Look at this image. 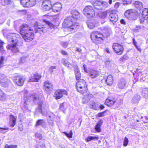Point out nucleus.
Returning a JSON list of instances; mask_svg holds the SVG:
<instances>
[{
	"mask_svg": "<svg viewBox=\"0 0 148 148\" xmlns=\"http://www.w3.org/2000/svg\"><path fill=\"white\" fill-rule=\"evenodd\" d=\"M59 108L61 110H62L63 112H64V110L66 109V108L64 106V103H62L60 104Z\"/></svg>",
	"mask_w": 148,
	"mask_h": 148,
	"instance_id": "obj_53",
	"label": "nucleus"
},
{
	"mask_svg": "<svg viewBox=\"0 0 148 148\" xmlns=\"http://www.w3.org/2000/svg\"><path fill=\"white\" fill-rule=\"evenodd\" d=\"M12 3V0H4V3H2V5H7L11 4Z\"/></svg>",
	"mask_w": 148,
	"mask_h": 148,
	"instance_id": "obj_46",
	"label": "nucleus"
},
{
	"mask_svg": "<svg viewBox=\"0 0 148 148\" xmlns=\"http://www.w3.org/2000/svg\"><path fill=\"white\" fill-rule=\"evenodd\" d=\"M39 125H41L42 127H46V123L43 119H38L36 122L35 125L36 127H37Z\"/></svg>",
	"mask_w": 148,
	"mask_h": 148,
	"instance_id": "obj_27",
	"label": "nucleus"
},
{
	"mask_svg": "<svg viewBox=\"0 0 148 148\" xmlns=\"http://www.w3.org/2000/svg\"><path fill=\"white\" fill-rule=\"evenodd\" d=\"M64 94L67 95L68 93L66 90L60 89H58L55 92L53 96L55 97L56 99H58L62 97Z\"/></svg>",
	"mask_w": 148,
	"mask_h": 148,
	"instance_id": "obj_10",
	"label": "nucleus"
},
{
	"mask_svg": "<svg viewBox=\"0 0 148 148\" xmlns=\"http://www.w3.org/2000/svg\"><path fill=\"white\" fill-rule=\"evenodd\" d=\"M112 48L114 52L118 55H121L123 53V48L122 45L117 43H113Z\"/></svg>",
	"mask_w": 148,
	"mask_h": 148,
	"instance_id": "obj_8",
	"label": "nucleus"
},
{
	"mask_svg": "<svg viewBox=\"0 0 148 148\" xmlns=\"http://www.w3.org/2000/svg\"><path fill=\"white\" fill-rule=\"evenodd\" d=\"M105 64L107 66H109L110 64L111 63V61L109 59L108 60H107L105 62Z\"/></svg>",
	"mask_w": 148,
	"mask_h": 148,
	"instance_id": "obj_62",
	"label": "nucleus"
},
{
	"mask_svg": "<svg viewBox=\"0 0 148 148\" xmlns=\"http://www.w3.org/2000/svg\"><path fill=\"white\" fill-rule=\"evenodd\" d=\"M44 85L45 92L47 94H50L53 89L52 83L47 80L44 83Z\"/></svg>",
	"mask_w": 148,
	"mask_h": 148,
	"instance_id": "obj_6",
	"label": "nucleus"
},
{
	"mask_svg": "<svg viewBox=\"0 0 148 148\" xmlns=\"http://www.w3.org/2000/svg\"><path fill=\"white\" fill-rule=\"evenodd\" d=\"M122 3H120L119 2H116V3L114 5V6L115 8H117L120 5H121V4H122Z\"/></svg>",
	"mask_w": 148,
	"mask_h": 148,
	"instance_id": "obj_61",
	"label": "nucleus"
},
{
	"mask_svg": "<svg viewBox=\"0 0 148 148\" xmlns=\"http://www.w3.org/2000/svg\"><path fill=\"white\" fill-rule=\"evenodd\" d=\"M54 16H49L50 19L51 20V21H50L54 22H56L57 20L56 18H54Z\"/></svg>",
	"mask_w": 148,
	"mask_h": 148,
	"instance_id": "obj_60",
	"label": "nucleus"
},
{
	"mask_svg": "<svg viewBox=\"0 0 148 148\" xmlns=\"http://www.w3.org/2000/svg\"><path fill=\"white\" fill-rule=\"evenodd\" d=\"M75 73L76 80H80L81 77V75L79 69L78 68V66H77L75 67Z\"/></svg>",
	"mask_w": 148,
	"mask_h": 148,
	"instance_id": "obj_26",
	"label": "nucleus"
},
{
	"mask_svg": "<svg viewBox=\"0 0 148 148\" xmlns=\"http://www.w3.org/2000/svg\"><path fill=\"white\" fill-rule=\"evenodd\" d=\"M47 117L48 121L54 120L55 117L53 116L52 114H49V113L47 114Z\"/></svg>",
	"mask_w": 148,
	"mask_h": 148,
	"instance_id": "obj_42",
	"label": "nucleus"
},
{
	"mask_svg": "<svg viewBox=\"0 0 148 148\" xmlns=\"http://www.w3.org/2000/svg\"><path fill=\"white\" fill-rule=\"evenodd\" d=\"M104 38H107L110 36L112 32L111 29L110 28L105 27L103 30Z\"/></svg>",
	"mask_w": 148,
	"mask_h": 148,
	"instance_id": "obj_21",
	"label": "nucleus"
},
{
	"mask_svg": "<svg viewBox=\"0 0 148 148\" xmlns=\"http://www.w3.org/2000/svg\"><path fill=\"white\" fill-rule=\"evenodd\" d=\"M26 57L25 56H23L21 57L20 59L19 63L20 64L23 63L26 61Z\"/></svg>",
	"mask_w": 148,
	"mask_h": 148,
	"instance_id": "obj_48",
	"label": "nucleus"
},
{
	"mask_svg": "<svg viewBox=\"0 0 148 148\" xmlns=\"http://www.w3.org/2000/svg\"><path fill=\"white\" fill-rule=\"evenodd\" d=\"M89 75L92 78H95L99 75V72L98 71L92 70L89 73Z\"/></svg>",
	"mask_w": 148,
	"mask_h": 148,
	"instance_id": "obj_24",
	"label": "nucleus"
},
{
	"mask_svg": "<svg viewBox=\"0 0 148 148\" xmlns=\"http://www.w3.org/2000/svg\"><path fill=\"white\" fill-rule=\"evenodd\" d=\"M141 98L140 96L138 94H136L133 97L132 102L134 104H137Z\"/></svg>",
	"mask_w": 148,
	"mask_h": 148,
	"instance_id": "obj_25",
	"label": "nucleus"
},
{
	"mask_svg": "<svg viewBox=\"0 0 148 148\" xmlns=\"http://www.w3.org/2000/svg\"><path fill=\"white\" fill-rule=\"evenodd\" d=\"M16 118L14 115H10V116L9 124L12 127H13L16 124Z\"/></svg>",
	"mask_w": 148,
	"mask_h": 148,
	"instance_id": "obj_20",
	"label": "nucleus"
},
{
	"mask_svg": "<svg viewBox=\"0 0 148 148\" xmlns=\"http://www.w3.org/2000/svg\"><path fill=\"white\" fill-rule=\"evenodd\" d=\"M20 3L24 7L29 8L34 5L36 1V0H21Z\"/></svg>",
	"mask_w": 148,
	"mask_h": 148,
	"instance_id": "obj_9",
	"label": "nucleus"
},
{
	"mask_svg": "<svg viewBox=\"0 0 148 148\" xmlns=\"http://www.w3.org/2000/svg\"><path fill=\"white\" fill-rule=\"evenodd\" d=\"M4 59V57L1 56L0 58V68L1 67L3 66V62Z\"/></svg>",
	"mask_w": 148,
	"mask_h": 148,
	"instance_id": "obj_52",
	"label": "nucleus"
},
{
	"mask_svg": "<svg viewBox=\"0 0 148 148\" xmlns=\"http://www.w3.org/2000/svg\"><path fill=\"white\" fill-rule=\"evenodd\" d=\"M25 80V77L23 76H17L14 77V82L18 86H22Z\"/></svg>",
	"mask_w": 148,
	"mask_h": 148,
	"instance_id": "obj_12",
	"label": "nucleus"
},
{
	"mask_svg": "<svg viewBox=\"0 0 148 148\" xmlns=\"http://www.w3.org/2000/svg\"><path fill=\"white\" fill-rule=\"evenodd\" d=\"M99 137L97 136H89L86 139V140L87 142H89L93 140H98Z\"/></svg>",
	"mask_w": 148,
	"mask_h": 148,
	"instance_id": "obj_39",
	"label": "nucleus"
},
{
	"mask_svg": "<svg viewBox=\"0 0 148 148\" xmlns=\"http://www.w3.org/2000/svg\"><path fill=\"white\" fill-rule=\"evenodd\" d=\"M90 38L93 42L95 43H98L99 41L101 40L104 39L103 34L100 32H97L95 33H92L90 36Z\"/></svg>",
	"mask_w": 148,
	"mask_h": 148,
	"instance_id": "obj_5",
	"label": "nucleus"
},
{
	"mask_svg": "<svg viewBox=\"0 0 148 148\" xmlns=\"http://www.w3.org/2000/svg\"><path fill=\"white\" fill-rule=\"evenodd\" d=\"M17 146L16 145H9L7 144L5 145V148H16Z\"/></svg>",
	"mask_w": 148,
	"mask_h": 148,
	"instance_id": "obj_55",
	"label": "nucleus"
},
{
	"mask_svg": "<svg viewBox=\"0 0 148 148\" xmlns=\"http://www.w3.org/2000/svg\"><path fill=\"white\" fill-rule=\"evenodd\" d=\"M63 133L69 138H71L72 137L73 133L72 130H71L69 133L64 132H63Z\"/></svg>",
	"mask_w": 148,
	"mask_h": 148,
	"instance_id": "obj_43",
	"label": "nucleus"
},
{
	"mask_svg": "<svg viewBox=\"0 0 148 148\" xmlns=\"http://www.w3.org/2000/svg\"><path fill=\"white\" fill-rule=\"evenodd\" d=\"M141 11L142 12V16L147 18V23L148 24V10H141Z\"/></svg>",
	"mask_w": 148,
	"mask_h": 148,
	"instance_id": "obj_38",
	"label": "nucleus"
},
{
	"mask_svg": "<svg viewBox=\"0 0 148 148\" xmlns=\"http://www.w3.org/2000/svg\"><path fill=\"white\" fill-rule=\"evenodd\" d=\"M128 58V56L127 54H125L123 56V57L121 58H120V60L121 61H123V60H127Z\"/></svg>",
	"mask_w": 148,
	"mask_h": 148,
	"instance_id": "obj_50",
	"label": "nucleus"
},
{
	"mask_svg": "<svg viewBox=\"0 0 148 148\" xmlns=\"http://www.w3.org/2000/svg\"><path fill=\"white\" fill-rule=\"evenodd\" d=\"M32 95V94L27 96L26 98L25 99L26 101L24 102L23 104V108H24V109L25 110V111L29 110V102L30 101L33 102V101L31 100V99H30L29 97Z\"/></svg>",
	"mask_w": 148,
	"mask_h": 148,
	"instance_id": "obj_16",
	"label": "nucleus"
},
{
	"mask_svg": "<svg viewBox=\"0 0 148 148\" xmlns=\"http://www.w3.org/2000/svg\"><path fill=\"white\" fill-rule=\"evenodd\" d=\"M29 97L31 100L33 101L35 104L38 105V107L36 109L34 114L36 115L39 114L41 111L42 105L43 103V100L39 99V96L36 94L32 95Z\"/></svg>",
	"mask_w": 148,
	"mask_h": 148,
	"instance_id": "obj_3",
	"label": "nucleus"
},
{
	"mask_svg": "<svg viewBox=\"0 0 148 148\" xmlns=\"http://www.w3.org/2000/svg\"><path fill=\"white\" fill-rule=\"evenodd\" d=\"M20 33L21 35L32 30L30 27L27 24H23L20 28Z\"/></svg>",
	"mask_w": 148,
	"mask_h": 148,
	"instance_id": "obj_13",
	"label": "nucleus"
},
{
	"mask_svg": "<svg viewBox=\"0 0 148 148\" xmlns=\"http://www.w3.org/2000/svg\"><path fill=\"white\" fill-rule=\"evenodd\" d=\"M7 38L8 41L12 42V44H9L7 46V48L11 50L13 53L18 52L19 48L17 46H20L23 44L22 40L19 36L13 33L9 34L7 36Z\"/></svg>",
	"mask_w": 148,
	"mask_h": 148,
	"instance_id": "obj_1",
	"label": "nucleus"
},
{
	"mask_svg": "<svg viewBox=\"0 0 148 148\" xmlns=\"http://www.w3.org/2000/svg\"><path fill=\"white\" fill-rule=\"evenodd\" d=\"M68 42L63 41L61 42V45L64 48H66L68 46Z\"/></svg>",
	"mask_w": 148,
	"mask_h": 148,
	"instance_id": "obj_54",
	"label": "nucleus"
},
{
	"mask_svg": "<svg viewBox=\"0 0 148 148\" xmlns=\"http://www.w3.org/2000/svg\"><path fill=\"white\" fill-rule=\"evenodd\" d=\"M23 39L27 42L32 41L34 38V34L32 32H29L22 35Z\"/></svg>",
	"mask_w": 148,
	"mask_h": 148,
	"instance_id": "obj_11",
	"label": "nucleus"
},
{
	"mask_svg": "<svg viewBox=\"0 0 148 148\" xmlns=\"http://www.w3.org/2000/svg\"><path fill=\"white\" fill-rule=\"evenodd\" d=\"M10 82V80L6 79L5 78L4 80L0 82V84L2 86L6 87L8 86Z\"/></svg>",
	"mask_w": 148,
	"mask_h": 148,
	"instance_id": "obj_30",
	"label": "nucleus"
},
{
	"mask_svg": "<svg viewBox=\"0 0 148 148\" xmlns=\"http://www.w3.org/2000/svg\"><path fill=\"white\" fill-rule=\"evenodd\" d=\"M18 130H20L21 131H22L23 130V125L21 124H20L18 126Z\"/></svg>",
	"mask_w": 148,
	"mask_h": 148,
	"instance_id": "obj_63",
	"label": "nucleus"
},
{
	"mask_svg": "<svg viewBox=\"0 0 148 148\" xmlns=\"http://www.w3.org/2000/svg\"><path fill=\"white\" fill-rule=\"evenodd\" d=\"M85 81L83 79H80L76 83V87H79L80 86H87Z\"/></svg>",
	"mask_w": 148,
	"mask_h": 148,
	"instance_id": "obj_22",
	"label": "nucleus"
},
{
	"mask_svg": "<svg viewBox=\"0 0 148 148\" xmlns=\"http://www.w3.org/2000/svg\"><path fill=\"white\" fill-rule=\"evenodd\" d=\"M141 10H127L124 13L125 16L128 19L130 20H135L141 14Z\"/></svg>",
	"mask_w": 148,
	"mask_h": 148,
	"instance_id": "obj_4",
	"label": "nucleus"
},
{
	"mask_svg": "<svg viewBox=\"0 0 148 148\" xmlns=\"http://www.w3.org/2000/svg\"><path fill=\"white\" fill-rule=\"evenodd\" d=\"M114 103V101L108 99L106 100L105 104L109 107H111Z\"/></svg>",
	"mask_w": 148,
	"mask_h": 148,
	"instance_id": "obj_36",
	"label": "nucleus"
},
{
	"mask_svg": "<svg viewBox=\"0 0 148 148\" xmlns=\"http://www.w3.org/2000/svg\"><path fill=\"white\" fill-rule=\"evenodd\" d=\"M35 135L36 137L38 138H39L40 140L42 139V134L40 133H36Z\"/></svg>",
	"mask_w": 148,
	"mask_h": 148,
	"instance_id": "obj_57",
	"label": "nucleus"
},
{
	"mask_svg": "<svg viewBox=\"0 0 148 148\" xmlns=\"http://www.w3.org/2000/svg\"><path fill=\"white\" fill-rule=\"evenodd\" d=\"M92 108L95 110H97L99 109L98 104L94 103L92 105Z\"/></svg>",
	"mask_w": 148,
	"mask_h": 148,
	"instance_id": "obj_49",
	"label": "nucleus"
},
{
	"mask_svg": "<svg viewBox=\"0 0 148 148\" xmlns=\"http://www.w3.org/2000/svg\"><path fill=\"white\" fill-rule=\"evenodd\" d=\"M3 42L0 40V51H3Z\"/></svg>",
	"mask_w": 148,
	"mask_h": 148,
	"instance_id": "obj_59",
	"label": "nucleus"
},
{
	"mask_svg": "<svg viewBox=\"0 0 148 148\" xmlns=\"http://www.w3.org/2000/svg\"><path fill=\"white\" fill-rule=\"evenodd\" d=\"M109 18L110 21L114 24L118 20V16L116 13L111 11L109 15Z\"/></svg>",
	"mask_w": 148,
	"mask_h": 148,
	"instance_id": "obj_14",
	"label": "nucleus"
},
{
	"mask_svg": "<svg viewBox=\"0 0 148 148\" xmlns=\"http://www.w3.org/2000/svg\"><path fill=\"white\" fill-rule=\"evenodd\" d=\"M107 12V11H99L97 15L102 18H104L106 16Z\"/></svg>",
	"mask_w": 148,
	"mask_h": 148,
	"instance_id": "obj_31",
	"label": "nucleus"
},
{
	"mask_svg": "<svg viewBox=\"0 0 148 148\" xmlns=\"http://www.w3.org/2000/svg\"><path fill=\"white\" fill-rule=\"evenodd\" d=\"M43 20L44 23H46V24L48 25V26H49L50 28L52 29L54 27V25L52 23L50 22V21H48L47 19H43Z\"/></svg>",
	"mask_w": 148,
	"mask_h": 148,
	"instance_id": "obj_40",
	"label": "nucleus"
},
{
	"mask_svg": "<svg viewBox=\"0 0 148 148\" xmlns=\"http://www.w3.org/2000/svg\"><path fill=\"white\" fill-rule=\"evenodd\" d=\"M63 62V64L65 66L67 67L68 69L71 70L73 68V65L69 62L67 60L65 59H63L62 60Z\"/></svg>",
	"mask_w": 148,
	"mask_h": 148,
	"instance_id": "obj_23",
	"label": "nucleus"
},
{
	"mask_svg": "<svg viewBox=\"0 0 148 148\" xmlns=\"http://www.w3.org/2000/svg\"><path fill=\"white\" fill-rule=\"evenodd\" d=\"M126 82L125 79L123 78H122L119 80L117 86L119 88L123 89L126 86Z\"/></svg>",
	"mask_w": 148,
	"mask_h": 148,
	"instance_id": "obj_18",
	"label": "nucleus"
},
{
	"mask_svg": "<svg viewBox=\"0 0 148 148\" xmlns=\"http://www.w3.org/2000/svg\"><path fill=\"white\" fill-rule=\"evenodd\" d=\"M87 14V15L88 16H86L88 18H90L91 17H92L95 15V12L94 11H93L91 13L90 11H88Z\"/></svg>",
	"mask_w": 148,
	"mask_h": 148,
	"instance_id": "obj_44",
	"label": "nucleus"
},
{
	"mask_svg": "<svg viewBox=\"0 0 148 148\" xmlns=\"http://www.w3.org/2000/svg\"><path fill=\"white\" fill-rule=\"evenodd\" d=\"M103 123V121L102 120H100L96 125L95 127V130L97 132H101L100 126Z\"/></svg>",
	"mask_w": 148,
	"mask_h": 148,
	"instance_id": "obj_28",
	"label": "nucleus"
},
{
	"mask_svg": "<svg viewBox=\"0 0 148 148\" xmlns=\"http://www.w3.org/2000/svg\"><path fill=\"white\" fill-rule=\"evenodd\" d=\"M129 142V140L126 137H125L124 140V141L123 143V145L124 146H126L128 143Z\"/></svg>",
	"mask_w": 148,
	"mask_h": 148,
	"instance_id": "obj_51",
	"label": "nucleus"
},
{
	"mask_svg": "<svg viewBox=\"0 0 148 148\" xmlns=\"http://www.w3.org/2000/svg\"><path fill=\"white\" fill-rule=\"evenodd\" d=\"M40 26L38 24V22H36L34 25V32L35 33H38L40 34L45 33L47 31L48 28L45 26L39 27Z\"/></svg>",
	"mask_w": 148,
	"mask_h": 148,
	"instance_id": "obj_7",
	"label": "nucleus"
},
{
	"mask_svg": "<svg viewBox=\"0 0 148 148\" xmlns=\"http://www.w3.org/2000/svg\"><path fill=\"white\" fill-rule=\"evenodd\" d=\"M140 23H143L144 21H146L147 23V18H145L144 16H142V17L140 18Z\"/></svg>",
	"mask_w": 148,
	"mask_h": 148,
	"instance_id": "obj_56",
	"label": "nucleus"
},
{
	"mask_svg": "<svg viewBox=\"0 0 148 148\" xmlns=\"http://www.w3.org/2000/svg\"><path fill=\"white\" fill-rule=\"evenodd\" d=\"M41 6L43 8L49 9H51V7H52L49 0H43Z\"/></svg>",
	"mask_w": 148,
	"mask_h": 148,
	"instance_id": "obj_17",
	"label": "nucleus"
},
{
	"mask_svg": "<svg viewBox=\"0 0 148 148\" xmlns=\"http://www.w3.org/2000/svg\"><path fill=\"white\" fill-rule=\"evenodd\" d=\"M56 68V66H51L49 70L51 71V72H53V69H55Z\"/></svg>",
	"mask_w": 148,
	"mask_h": 148,
	"instance_id": "obj_64",
	"label": "nucleus"
},
{
	"mask_svg": "<svg viewBox=\"0 0 148 148\" xmlns=\"http://www.w3.org/2000/svg\"><path fill=\"white\" fill-rule=\"evenodd\" d=\"M106 110H105V111L101 112H99V113L97 114V116L98 117H100L101 116H104V114L105 113Z\"/></svg>",
	"mask_w": 148,
	"mask_h": 148,
	"instance_id": "obj_58",
	"label": "nucleus"
},
{
	"mask_svg": "<svg viewBox=\"0 0 148 148\" xmlns=\"http://www.w3.org/2000/svg\"><path fill=\"white\" fill-rule=\"evenodd\" d=\"M53 7H54L56 8H58L59 9H61L62 8V5L60 3L57 2L54 4Z\"/></svg>",
	"mask_w": 148,
	"mask_h": 148,
	"instance_id": "obj_41",
	"label": "nucleus"
},
{
	"mask_svg": "<svg viewBox=\"0 0 148 148\" xmlns=\"http://www.w3.org/2000/svg\"><path fill=\"white\" fill-rule=\"evenodd\" d=\"M107 84L108 85H111L113 82V77L111 75H109L106 80Z\"/></svg>",
	"mask_w": 148,
	"mask_h": 148,
	"instance_id": "obj_32",
	"label": "nucleus"
},
{
	"mask_svg": "<svg viewBox=\"0 0 148 148\" xmlns=\"http://www.w3.org/2000/svg\"><path fill=\"white\" fill-rule=\"evenodd\" d=\"M36 148H45V145L42 143L37 144L36 146Z\"/></svg>",
	"mask_w": 148,
	"mask_h": 148,
	"instance_id": "obj_45",
	"label": "nucleus"
},
{
	"mask_svg": "<svg viewBox=\"0 0 148 148\" xmlns=\"http://www.w3.org/2000/svg\"><path fill=\"white\" fill-rule=\"evenodd\" d=\"M114 104L112 106V108L116 109L117 108L119 107L120 104L118 103H117L116 102L114 101Z\"/></svg>",
	"mask_w": 148,
	"mask_h": 148,
	"instance_id": "obj_47",
	"label": "nucleus"
},
{
	"mask_svg": "<svg viewBox=\"0 0 148 148\" xmlns=\"http://www.w3.org/2000/svg\"><path fill=\"white\" fill-rule=\"evenodd\" d=\"M88 27L91 29L97 27V22L95 21V20L92 19L89 21L87 22Z\"/></svg>",
	"mask_w": 148,
	"mask_h": 148,
	"instance_id": "obj_19",
	"label": "nucleus"
},
{
	"mask_svg": "<svg viewBox=\"0 0 148 148\" xmlns=\"http://www.w3.org/2000/svg\"><path fill=\"white\" fill-rule=\"evenodd\" d=\"M90 95H88L84 96L82 98V101L83 103H87L90 100Z\"/></svg>",
	"mask_w": 148,
	"mask_h": 148,
	"instance_id": "obj_37",
	"label": "nucleus"
},
{
	"mask_svg": "<svg viewBox=\"0 0 148 148\" xmlns=\"http://www.w3.org/2000/svg\"><path fill=\"white\" fill-rule=\"evenodd\" d=\"M72 14V17L75 19L77 18L79 15V13L77 11V10H72L71 12Z\"/></svg>",
	"mask_w": 148,
	"mask_h": 148,
	"instance_id": "obj_34",
	"label": "nucleus"
},
{
	"mask_svg": "<svg viewBox=\"0 0 148 148\" xmlns=\"http://www.w3.org/2000/svg\"><path fill=\"white\" fill-rule=\"evenodd\" d=\"M142 95L146 99H148V88H144L142 91Z\"/></svg>",
	"mask_w": 148,
	"mask_h": 148,
	"instance_id": "obj_35",
	"label": "nucleus"
},
{
	"mask_svg": "<svg viewBox=\"0 0 148 148\" xmlns=\"http://www.w3.org/2000/svg\"><path fill=\"white\" fill-rule=\"evenodd\" d=\"M41 76L37 73H36L30 77L29 79V82H38L41 78Z\"/></svg>",
	"mask_w": 148,
	"mask_h": 148,
	"instance_id": "obj_15",
	"label": "nucleus"
},
{
	"mask_svg": "<svg viewBox=\"0 0 148 148\" xmlns=\"http://www.w3.org/2000/svg\"><path fill=\"white\" fill-rule=\"evenodd\" d=\"M135 8L138 9H142L143 8V4L142 2L138 1H135L134 3Z\"/></svg>",
	"mask_w": 148,
	"mask_h": 148,
	"instance_id": "obj_33",
	"label": "nucleus"
},
{
	"mask_svg": "<svg viewBox=\"0 0 148 148\" xmlns=\"http://www.w3.org/2000/svg\"><path fill=\"white\" fill-rule=\"evenodd\" d=\"M73 18L72 16L67 17L64 20L62 25L64 28L67 27L70 31H75L78 29L79 24L77 23H73Z\"/></svg>",
	"mask_w": 148,
	"mask_h": 148,
	"instance_id": "obj_2",
	"label": "nucleus"
},
{
	"mask_svg": "<svg viewBox=\"0 0 148 148\" xmlns=\"http://www.w3.org/2000/svg\"><path fill=\"white\" fill-rule=\"evenodd\" d=\"M77 91L82 94H84L87 92V86H80L79 87H76Z\"/></svg>",
	"mask_w": 148,
	"mask_h": 148,
	"instance_id": "obj_29",
	"label": "nucleus"
}]
</instances>
